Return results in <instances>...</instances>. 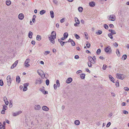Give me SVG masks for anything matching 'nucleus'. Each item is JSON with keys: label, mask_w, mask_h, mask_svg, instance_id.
Instances as JSON below:
<instances>
[{"label": "nucleus", "mask_w": 129, "mask_h": 129, "mask_svg": "<svg viewBox=\"0 0 129 129\" xmlns=\"http://www.w3.org/2000/svg\"><path fill=\"white\" fill-rule=\"evenodd\" d=\"M75 21L76 23L78 24H79L80 23V21L76 17H75L74 18Z\"/></svg>", "instance_id": "19"}, {"label": "nucleus", "mask_w": 129, "mask_h": 129, "mask_svg": "<svg viewBox=\"0 0 129 129\" xmlns=\"http://www.w3.org/2000/svg\"><path fill=\"white\" fill-rule=\"evenodd\" d=\"M31 43L33 45H35V42L34 41H31Z\"/></svg>", "instance_id": "60"}, {"label": "nucleus", "mask_w": 129, "mask_h": 129, "mask_svg": "<svg viewBox=\"0 0 129 129\" xmlns=\"http://www.w3.org/2000/svg\"><path fill=\"white\" fill-rule=\"evenodd\" d=\"M107 67V66L106 65H103V70H105L106 69Z\"/></svg>", "instance_id": "43"}, {"label": "nucleus", "mask_w": 129, "mask_h": 129, "mask_svg": "<svg viewBox=\"0 0 129 129\" xmlns=\"http://www.w3.org/2000/svg\"><path fill=\"white\" fill-rule=\"evenodd\" d=\"M75 36L77 39H78L79 38H80L79 36L77 34H75Z\"/></svg>", "instance_id": "42"}, {"label": "nucleus", "mask_w": 129, "mask_h": 129, "mask_svg": "<svg viewBox=\"0 0 129 129\" xmlns=\"http://www.w3.org/2000/svg\"><path fill=\"white\" fill-rule=\"evenodd\" d=\"M22 113V111H19L17 112L16 113H14L13 114V115L14 116H16L17 115H18L19 114L21 113Z\"/></svg>", "instance_id": "20"}, {"label": "nucleus", "mask_w": 129, "mask_h": 129, "mask_svg": "<svg viewBox=\"0 0 129 129\" xmlns=\"http://www.w3.org/2000/svg\"><path fill=\"white\" fill-rule=\"evenodd\" d=\"M54 89H56L57 88V85L56 84H54Z\"/></svg>", "instance_id": "63"}, {"label": "nucleus", "mask_w": 129, "mask_h": 129, "mask_svg": "<svg viewBox=\"0 0 129 129\" xmlns=\"http://www.w3.org/2000/svg\"><path fill=\"white\" fill-rule=\"evenodd\" d=\"M113 35L112 34L109 33L108 34V36L112 40H114L113 37L112 36Z\"/></svg>", "instance_id": "21"}, {"label": "nucleus", "mask_w": 129, "mask_h": 129, "mask_svg": "<svg viewBox=\"0 0 129 129\" xmlns=\"http://www.w3.org/2000/svg\"><path fill=\"white\" fill-rule=\"evenodd\" d=\"M111 124V123L110 122H109V123H108L107 124V125H106V127H109L110 125Z\"/></svg>", "instance_id": "53"}, {"label": "nucleus", "mask_w": 129, "mask_h": 129, "mask_svg": "<svg viewBox=\"0 0 129 129\" xmlns=\"http://www.w3.org/2000/svg\"><path fill=\"white\" fill-rule=\"evenodd\" d=\"M127 57L126 55H124L122 56V58L123 60H125L126 58Z\"/></svg>", "instance_id": "26"}, {"label": "nucleus", "mask_w": 129, "mask_h": 129, "mask_svg": "<svg viewBox=\"0 0 129 129\" xmlns=\"http://www.w3.org/2000/svg\"><path fill=\"white\" fill-rule=\"evenodd\" d=\"M36 39L38 41H40L41 39V36L39 35H37V37Z\"/></svg>", "instance_id": "24"}, {"label": "nucleus", "mask_w": 129, "mask_h": 129, "mask_svg": "<svg viewBox=\"0 0 129 129\" xmlns=\"http://www.w3.org/2000/svg\"><path fill=\"white\" fill-rule=\"evenodd\" d=\"M122 106H125V105H125V102H124L122 103Z\"/></svg>", "instance_id": "64"}, {"label": "nucleus", "mask_w": 129, "mask_h": 129, "mask_svg": "<svg viewBox=\"0 0 129 129\" xmlns=\"http://www.w3.org/2000/svg\"><path fill=\"white\" fill-rule=\"evenodd\" d=\"M124 89L126 91H128L129 90L128 88L127 87H125L124 88Z\"/></svg>", "instance_id": "51"}, {"label": "nucleus", "mask_w": 129, "mask_h": 129, "mask_svg": "<svg viewBox=\"0 0 129 129\" xmlns=\"http://www.w3.org/2000/svg\"><path fill=\"white\" fill-rule=\"evenodd\" d=\"M63 36L64 38H67L68 36V33H64L63 35Z\"/></svg>", "instance_id": "32"}, {"label": "nucleus", "mask_w": 129, "mask_h": 129, "mask_svg": "<svg viewBox=\"0 0 129 129\" xmlns=\"http://www.w3.org/2000/svg\"><path fill=\"white\" fill-rule=\"evenodd\" d=\"M46 11L44 10H42L40 12V13L41 15H42L44 13H45Z\"/></svg>", "instance_id": "30"}, {"label": "nucleus", "mask_w": 129, "mask_h": 129, "mask_svg": "<svg viewBox=\"0 0 129 129\" xmlns=\"http://www.w3.org/2000/svg\"><path fill=\"white\" fill-rule=\"evenodd\" d=\"M12 102H11L10 101V105L9 106L10 107H12Z\"/></svg>", "instance_id": "61"}, {"label": "nucleus", "mask_w": 129, "mask_h": 129, "mask_svg": "<svg viewBox=\"0 0 129 129\" xmlns=\"http://www.w3.org/2000/svg\"><path fill=\"white\" fill-rule=\"evenodd\" d=\"M50 51H45L44 53V54L45 55H47L50 53Z\"/></svg>", "instance_id": "46"}, {"label": "nucleus", "mask_w": 129, "mask_h": 129, "mask_svg": "<svg viewBox=\"0 0 129 129\" xmlns=\"http://www.w3.org/2000/svg\"><path fill=\"white\" fill-rule=\"evenodd\" d=\"M56 83L58 87H59L60 86V84L58 80H56Z\"/></svg>", "instance_id": "36"}, {"label": "nucleus", "mask_w": 129, "mask_h": 129, "mask_svg": "<svg viewBox=\"0 0 129 129\" xmlns=\"http://www.w3.org/2000/svg\"><path fill=\"white\" fill-rule=\"evenodd\" d=\"M89 61L93 64H94L96 62V58L95 56H94L93 57L89 56L88 57Z\"/></svg>", "instance_id": "2"}, {"label": "nucleus", "mask_w": 129, "mask_h": 129, "mask_svg": "<svg viewBox=\"0 0 129 129\" xmlns=\"http://www.w3.org/2000/svg\"><path fill=\"white\" fill-rule=\"evenodd\" d=\"M3 85V80H0V85L2 86Z\"/></svg>", "instance_id": "41"}, {"label": "nucleus", "mask_w": 129, "mask_h": 129, "mask_svg": "<svg viewBox=\"0 0 129 129\" xmlns=\"http://www.w3.org/2000/svg\"><path fill=\"white\" fill-rule=\"evenodd\" d=\"M86 45L87 47L88 48H89L90 47V43L88 42H87V44H86Z\"/></svg>", "instance_id": "37"}, {"label": "nucleus", "mask_w": 129, "mask_h": 129, "mask_svg": "<svg viewBox=\"0 0 129 129\" xmlns=\"http://www.w3.org/2000/svg\"><path fill=\"white\" fill-rule=\"evenodd\" d=\"M46 84L47 85H48L49 84V80H48V79L46 80Z\"/></svg>", "instance_id": "44"}, {"label": "nucleus", "mask_w": 129, "mask_h": 129, "mask_svg": "<svg viewBox=\"0 0 129 129\" xmlns=\"http://www.w3.org/2000/svg\"><path fill=\"white\" fill-rule=\"evenodd\" d=\"M116 53L117 55L119 56L120 55V53L119 52V50L118 49H117L116 50Z\"/></svg>", "instance_id": "33"}, {"label": "nucleus", "mask_w": 129, "mask_h": 129, "mask_svg": "<svg viewBox=\"0 0 129 129\" xmlns=\"http://www.w3.org/2000/svg\"><path fill=\"white\" fill-rule=\"evenodd\" d=\"M85 74H82L80 76L81 78L82 79H84L85 77Z\"/></svg>", "instance_id": "34"}, {"label": "nucleus", "mask_w": 129, "mask_h": 129, "mask_svg": "<svg viewBox=\"0 0 129 129\" xmlns=\"http://www.w3.org/2000/svg\"><path fill=\"white\" fill-rule=\"evenodd\" d=\"M104 28L106 29H108V26L106 24H105L104 25Z\"/></svg>", "instance_id": "40"}, {"label": "nucleus", "mask_w": 129, "mask_h": 129, "mask_svg": "<svg viewBox=\"0 0 129 129\" xmlns=\"http://www.w3.org/2000/svg\"><path fill=\"white\" fill-rule=\"evenodd\" d=\"M76 49L78 50L79 51L80 50V48L79 47H76Z\"/></svg>", "instance_id": "62"}, {"label": "nucleus", "mask_w": 129, "mask_h": 129, "mask_svg": "<svg viewBox=\"0 0 129 129\" xmlns=\"http://www.w3.org/2000/svg\"><path fill=\"white\" fill-rule=\"evenodd\" d=\"M113 45L114 46L116 47H117L118 45V44L116 43H115Z\"/></svg>", "instance_id": "50"}, {"label": "nucleus", "mask_w": 129, "mask_h": 129, "mask_svg": "<svg viewBox=\"0 0 129 129\" xmlns=\"http://www.w3.org/2000/svg\"><path fill=\"white\" fill-rule=\"evenodd\" d=\"M89 5L91 7H94L95 6V4L94 2H91L89 3Z\"/></svg>", "instance_id": "17"}, {"label": "nucleus", "mask_w": 129, "mask_h": 129, "mask_svg": "<svg viewBox=\"0 0 129 129\" xmlns=\"http://www.w3.org/2000/svg\"><path fill=\"white\" fill-rule=\"evenodd\" d=\"M109 77L110 80L113 82L114 83L115 79L114 78L110 75H109Z\"/></svg>", "instance_id": "14"}, {"label": "nucleus", "mask_w": 129, "mask_h": 129, "mask_svg": "<svg viewBox=\"0 0 129 129\" xmlns=\"http://www.w3.org/2000/svg\"><path fill=\"white\" fill-rule=\"evenodd\" d=\"M24 18V15L22 13H20L18 15V18L20 20H22Z\"/></svg>", "instance_id": "10"}, {"label": "nucleus", "mask_w": 129, "mask_h": 129, "mask_svg": "<svg viewBox=\"0 0 129 129\" xmlns=\"http://www.w3.org/2000/svg\"><path fill=\"white\" fill-rule=\"evenodd\" d=\"M50 15L51 17L52 18H53L54 17V13L53 11H50Z\"/></svg>", "instance_id": "22"}, {"label": "nucleus", "mask_w": 129, "mask_h": 129, "mask_svg": "<svg viewBox=\"0 0 129 129\" xmlns=\"http://www.w3.org/2000/svg\"><path fill=\"white\" fill-rule=\"evenodd\" d=\"M123 113L125 114H127L128 113V112L126 110H124L123 111Z\"/></svg>", "instance_id": "54"}, {"label": "nucleus", "mask_w": 129, "mask_h": 129, "mask_svg": "<svg viewBox=\"0 0 129 129\" xmlns=\"http://www.w3.org/2000/svg\"><path fill=\"white\" fill-rule=\"evenodd\" d=\"M72 78H69L66 81V82L67 83H70L72 81Z\"/></svg>", "instance_id": "15"}, {"label": "nucleus", "mask_w": 129, "mask_h": 129, "mask_svg": "<svg viewBox=\"0 0 129 129\" xmlns=\"http://www.w3.org/2000/svg\"><path fill=\"white\" fill-rule=\"evenodd\" d=\"M7 80L8 83V85L9 86H10L11 84L12 81L11 77L10 75H9L7 77Z\"/></svg>", "instance_id": "5"}, {"label": "nucleus", "mask_w": 129, "mask_h": 129, "mask_svg": "<svg viewBox=\"0 0 129 129\" xmlns=\"http://www.w3.org/2000/svg\"><path fill=\"white\" fill-rule=\"evenodd\" d=\"M53 2L55 4H57L58 3V2L56 0H53Z\"/></svg>", "instance_id": "55"}, {"label": "nucleus", "mask_w": 129, "mask_h": 129, "mask_svg": "<svg viewBox=\"0 0 129 129\" xmlns=\"http://www.w3.org/2000/svg\"><path fill=\"white\" fill-rule=\"evenodd\" d=\"M102 33V31L100 30H98V31L96 32V34L98 35H100Z\"/></svg>", "instance_id": "28"}, {"label": "nucleus", "mask_w": 129, "mask_h": 129, "mask_svg": "<svg viewBox=\"0 0 129 129\" xmlns=\"http://www.w3.org/2000/svg\"><path fill=\"white\" fill-rule=\"evenodd\" d=\"M30 60L29 59H27L25 60V67H28L30 66L29 64H28L30 62Z\"/></svg>", "instance_id": "6"}, {"label": "nucleus", "mask_w": 129, "mask_h": 129, "mask_svg": "<svg viewBox=\"0 0 129 129\" xmlns=\"http://www.w3.org/2000/svg\"><path fill=\"white\" fill-rule=\"evenodd\" d=\"M110 34H112V35H114L116 34V33L115 30H113V31L111 32V33H110Z\"/></svg>", "instance_id": "47"}, {"label": "nucleus", "mask_w": 129, "mask_h": 129, "mask_svg": "<svg viewBox=\"0 0 129 129\" xmlns=\"http://www.w3.org/2000/svg\"><path fill=\"white\" fill-rule=\"evenodd\" d=\"M33 35V33L30 31L29 32V37L30 38H32V35Z\"/></svg>", "instance_id": "23"}, {"label": "nucleus", "mask_w": 129, "mask_h": 129, "mask_svg": "<svg viewBox=\"0 0 129 129\" xmlns=\"http://www.w3.org/2000/svg\"><path fill=\"white\" fill-rule=\"evenodd\" d=\"M115 85L117 87H118L119 86V82L118 80H117L115 83Z\"/></svg>", "instance_id": "39"}, {"label": "nucleus", "mask_w": 129, "mask_h": 129, "mask_svg": "<svg viewBox=\"0 0 129 129\" xmlns=\"http://www.w3.org/2000/svg\"><path fill=\"white\" fill-rule=\"evenodd\" d=\"M6 4L8 6H9L11 4V2L10 0H7L6 1Z\"/></svg>", "instance_id": "18"}, {"label": "nucleus", "mask_w": 129, "mask_h": 129, "mask_svg": "<svg viewBox=\"0 0 129 129\" xmlns=\"http://www.w3.org/2000/svg\"><path fill=\"white\" fill-rule=\"evenodd\" d=\"M64 42L62 41H61L60 42V44H61V45L62 46H63L64 45Z\"/></svg>", "instance_id": "48"}, {"label": "nucleus", "mask_w": 129, "mask_h": 129, "mask_svg": "<svg viewBox=\"0 0 129 129\" xmlns=\"http://www.w3.org/2000/svg\"><path fill=\"white\" fill-rule=\"evenodd\" d=\"M109 26L111 28H113L114 27L113 24H110L109 25Z\"/></svg>", "instance_id": "56"}, {"label": "nucleus", "mask_w": 129, "mask_h": 129, "mask_svg": "<svg viewBox=\"0 0 129 129\" xmlns=\"http://www.w3.org/2000/svg\"><path fill=\"white\" fill-rule=\"evenodd\" d=\"M64 19H65V18H62L60 20V22L61 23H63V22H64Z\"/></svg>", "instance_id": "49"}, {"label": "nucleus", "mask_w": 129, "mask_h": 129, "mask_svg": "<svg viewBox=\"0 0 129 129\" xmlns=\"http://www.w3.org/2000/svg\"><path fill=\"white\" fill-rule=\"evenodd\" d=\"M125 75H124L117 73L116 75V77L118 79L121 80L125 78Z\"/></svg>", "instance_id": "3"}, {"label": "nucleus", "mask_w": 129, "mask_h": 129, "mask_svg": "<svg viewBox=\"0 0 129 129\" xmlns=\"http://www.w3.org/2000/svg\"><path fill=\"white\" fill-rule=\"evenodd\" d=\"M78 9L79 12H81L83 11V9L82 7H80L78 8Z\"/></svg>", "instance_id": "27"}, {"label": "nucleus", "mask_w": 129, "mask_h": 129, "mask_svg": "<svg viewBox=\"0 0 129 129\" xmlns=\"http://www.w3.org/2000/svg\"><path fill=\"white\" fill-rule=\"evenodd\" d=\"M82 72V71L81 70H79L77 72V74L80 73Z\"/></svg>", "instance_id": "58"}, {"label": "nucleus", "mask_w": 129, "mask_h": 129, "mask_svg": "<svg viewBox=\"0 0 129 129\" xmlns=\"http://www.w3.org/2000/svg\"><path fill=\"white\" fill-rule=\"evenodd\" d=\"M75 58L77 59H78L79 58V56L78 55H75Z\"/></svg>", "instance_id": "57"}, {"label": "nucleus", "mask_w": 129, "mask_h": 129, "mask_svg": "<svg viewBox=\"0 0 129 129\" xmlns=\"http://www.w3.org/2000/svg\"><path fill=\"white\" fill-rule=\"evenodd\" d=\"M109 19L112 21H114L115 20L116 17L114 15H112L109 16Z\"/></svg>", "instance_id": "7"}, {"label": "nucleus", "mask_w": 129, "mask_h": 129, "mask_svg": "<svg viewBox=\"0 0 129 129\" xmlns=\"http://www.w3.org/2000/svg\"><path fill=\"white\" fill-rule=\"evenodd\" d=\"M71 42L72 46H74L75 45V43L73 41Z\"/></svg>", "instance_id": "52"}, {"label": "nucleus", "mask_w": 129, "mask_h": 129, "mask_svg": "<svg viewBox=\"0 0 129 129\" xmlns=\"http://www.w3.org/2000/svg\"><path fill=\"white\" fill-rule=\"evenodd\" d=\"M5 113V110H3L1 111V113L2 114H4Z\"/></svg>", "instance_id": "59"}, {"label": "nucleus", "mask_w": 129, "mask_h": 129, "mask_svg": "<svg viewBox=\"0 0 129 129\" xmlns=\"http://www.w3.org/2000/svg\"><path fill=\"white\" fill-rule=\"evenodd\" d=\"M37 72L39 75L42 76L44 75V72L41 70H38Z\"/></svg>", "instance_id": "9"}, {"label": "nucleus", "mask_w": 129, "mask_h": 129, "mask_svg": "<svg viewBox=\"0 0 129 129\" xmlns=\"http://www.w3.org/2000/svg\"><path fill=\"white\" fill-rule=\"evenodd\" d=\"M101 52V50L100 49H98L96 51V53L98 54H99Z\"/></svg>", "instance_id": "35"}, {"label": "nucleus", "mask_w": 129, "mask_h": 129, "mask_svg": "<svg viewBox=\"0 0 129 129\" xmlns=\"http://www.w3.org/2000/svg\"><path fill=\"white\" fill-rule=\"evenodd\" d=\"M56 33L54 31L51 32V35L49 37V39L50 42L53 44L55 43V39L56 38Z\"/></svg>", "instance_id": "1"}, {"label": "nucleus", "mask_w": 129, "mask_h": 129, "mask_svg": "<svg viewBox=\"0 0 129 129\" xmlns=\"http://www.w3.org/2000/svg\"><path fill=\"white\" fill-rule=\"evenodd\" d=\"M18 60L16 61L12 66L11 67V69H12L14 68V67H15L16 66L18 62Z\"/></svg>", "instance_id": "11"}, {"label": "nucleus", "mask_w": 129, "mask_h": 129, "mask_svg": "<svg viewBox=\"0 0 129 129\" xmlns=\"http://www.w3.org/2000/svg\"><path fill=\"white\" fill-rule=\"evenodd\" d=\"M41 107L39 105H36L35 106V109L36 110H39L40 109Z\"/></svg>", "instance_id": "13"}, {"label": "nucleus", "mask_w": 129, "mask_h": 129, "mask_svg": "<svg viewBox=\"0 0 129 129\" xmlns=\"http://www.w3.org/2000/svg\"><path fill=\"white\" fill-rule=\"evenodd\" d=\"M79 123H80V122L79 120H76L75 121V123L76 125H79Z\"/></svg>", "instance_id": "29"}, {"label": "nucleus", "mask_w": 129, "mask_h": 129, "mask_svg": "<svg viewBox=\"0 0 129 129\" xmlns=\"http://www.w3.org/2000/svg\"><path fill=\"white\" fill-rule=\"evenodd\" d=\"M4 101L5 104L6 105H8L9 103L8 101V100L7 99V98L6 96H5L4 98Z\"/></svg>", "instance_id": "12"}, {"label": "nucleus", "mask_w": 129, "mask_h": 129, "mask_svg": "<svg viewBox=\"0 0 129 129\" xmlns=\"http://www.w3.org/2000/svg\"><path fill=\"white\" fill-rule=\"evenodd\" d=\"M29 85V83H25L24 84V88L23 90V91H25L27 90V87Z\"/></svg>", "instance_id": "8"}, {"label": "nucleus", "mask_w": 129, "mask_h": 129, "mask_svg": "<svg viewBox=\"0 0 129 129\" xmlns=\"http://www.w3.org/2000/svg\"><path fill=\"white\" fill-rule=\"evenodd\" d=\"M84 34L85 36V38L87 39H88V34L86 32H85Z\"/></svg>", "instance_id": "31"}, {"label": "nucleus", "mask_w": 129, "mask_h": 129, "mask_svg": "<svg viewBox=\"0 0 129 129\" xmlns=\"http://www.w3.org/2000/svg\"><path fill=\"white\" fill-rule=\"evenodd\" d=\"M105 51L107 52L111 53L112 51L111 48L110 46H108L105 49Z\"/></svg>", "instance_id": "4"}, {"label": "nucleus", "mask_w": 129, "mask_h": 129, "mask_svg": "<svg viewBox=\"0 0 129 129\" xmlns=\"http://www.w3.org/2000/svg\"><path fill=\"white\" fill-rule=\"evenodd\" d=\"M91 63V62L90 61L88 62V66L89 67H91L92 66V65Z\"/></svg>", "instance_id": "38"}, {"label": "nucleus", "mask_w": 129, "mask_h": 129, "mask_svg": "<svg viewBox=\"0 0 129 129\" xmlns=\"http://www.w3.org/2000/svg\"><path fill=\"white\" fill-rule=\"evenodd\" d=\"M16 80L17 82H18L19 83V82L20 81V78L19 76H17L16 78Z\"/></svg>", "instance_id": "25"}, {"label": "nucleus", "mask_w": 129, "mask_h": 129, "mask_svg": "<svg viewBox=\"0 0 129 129\" xmlns=\"http://www.w3.org/2000/svg\"><path fill=\"white\" fill-rule=\"evenodd\" d=\"M42 109L43 110L45 111H48L49 110L48 108L45 106H43L42 107Z\"/></svg>", "instance_id": "16"}, {"label": "nucleus", "mask_w": 129, "mask_h": 129, "mask_svg": "<svg viewBox=\"0 0 129 129\" xmlns=\"http://www.w3.org/2000/svg\"><path fill=\"white\" fill-rule=\"evenodd\" d=\"M3 109H4L5 110L7 109V106H6L5 105H3Z\"/></svg>", "instance_id": "45"}]
</instances>
